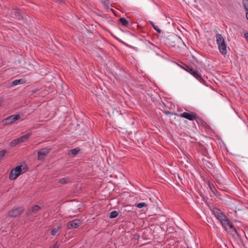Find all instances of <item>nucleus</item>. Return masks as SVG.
Wrapping results in <instances>:
<instances>
[{"label":"nucleus","instance_id":"1","mask_svg":"<svg viewBox=\"0 0 248 248\" xmlns=\"http://www.w3.org/2000/svg\"><path fill=\"white\" fill-rule=\"evenodd\" d=\"M213 212L216 217L219 221L222 227L226 231H228V226L230 222L228 218L217 208H213Z\"/></svg>","mask_w":248,"mask_h":248},{"label":"nucleus","instance_id":"2","mask_svg":"<svg viewBox=\"0 0 248 248\" xmlns=\"http://www.w3.org/2000/svg\"><path fill=\"white\" fill-rule=\"evenodd\" d=\"M183 69L186 71L190 73L193 76H194L196 79H197L200 82L202 83L203 84L206 85V81L202 78V75L200 74L198 71L190 66L184 64V66L183 67Z\"/></svg>","mask_w":248,"mask_h":248},{"label":"nucleus","instance_id":"3","mask_svg":"<svg viewBox=\"0 0 248 248\" xmlns=\"http://www.w3.org/2000/svg\"><path fill=\"white\" fill-rule=\"evenodd\" d=\"M178 116L182 118L187 119L190 121L196 120L197 122L201 121V119L200 117L193 112H191L190 113L184 112L181 114H178Z\"/></svg>","mask_w":248,"mask_h":248},{"label":"nucleus","instance_id":"4","mask_svg":"<svg viewBox=\"0 0 248 248\" xmlns=\"http://www.w3.org/2000/svg\"><path fill=\"white\" fill-rule=\"evenodd\" d=\"M22 171V167L18 166L12 169L10 172L9 179L13 180L16 179L21 174Z\"/></svg>","mask_w":248,"mask_h":248},{"label":"nucleus","instance_id":"5","mask_svg":"<svg viewBox=\"0 0 248 248\" xmlns=\"http://www.w3.org/2000/svg\"><path fill=\"white\" fill-rule=\"evenodd\" d=\"M20 118V116L19 114L12 115L4 119L2 123L4 125H7L11 124Z\"/></svg>","mask_w":248,"mask_h":248},{"label":"nucleus","instance_id":"6","mask_svg":"<svg viewBox=\"0 0 248 248\" xmlns=\"http://www.w3.org/2000/svg\"><path fill=\"white\" fill-rule=\"evenodd\" d=\"M51 150L50 148H44L41 149L37 152L38 160H41L44 159V158L50 152Z\"/></svg>","mask_w":248,"mask_h":248},{"label":"nucleus","instance_id":"7","mask_svg":"<svg viewBox=\"0 0 248 248\" xmlns=\"http://www.w3.org/2000/svg\"><path fill=\"white\" fill-rule=\"evenodd\" d=\"M22 207L15 208L12 209L8 212V216L11 217H16L19 216L23 211Z\"/></svg>","mask_w":248,"mask_h":248},{"label":"nucleus","instance_id":"8","mask_svg":"<svg viewBox=\"0 0 248 248\" xmlns=\"http://www.w3.org/2000/svg\"><path fill=\"white\" fill-rule=\"evenodd\" d=\"M81 223L82 222L80 219H74L67 223V227L68 229L72 228L76 229L80 226Z\"/></svg>","mask_w":248,"mask_h":248},{"label":"nucleus","instance_id":"9","mask_svg":"<svg viewBox=\"0 0 248 248\" xmlns=\"http://www.w3.org/2000/svg\"><path fill=\"white\" fill-rule=\"evenodd\" d=\"M12 16L20 20L24 18L23 14L20 10L17 9H13L11 12Z\"/></svg>","mask_w":248,"mask_h":248},{"label":"nucleus","instance_id":"10","mask_svg":"<svg viewBox=\"0 0 248 248\" xmlns=\"http://www.w3.org/2000/svg\"><path fill=\"white\" fill-rule=\"evenodd\" d=\"M41 209V207L37 205H34L31 209H29L26 212L27 216L36 214Z\"/></svg>","mask_w":248,"mask_h":248},{"label":"nucleus","instance_id":"11","mask_svg":"<svg viewBox=\"0 0 248 248\" xmlns=\"http://www.w3.org/2000/svg\"><path fill=\"white\" fill-rule=\"evenodd\" d=\"M218 46L219 52L221 54L225 55L227 54V45L225 41L223 42V43L220 44H219V45H218Z\"/></svg>","mask_w":248,"mask_h":248},{"label":"nucleus","instance_id":"12","mask_svg":"<svg viewBox=\"0 0 248 248\" xmlns=\"http://www.w3.org/2000/svg\"><path fill=\"white\" fill-rule=\"evenodd\" d=\"M231 230V233L232 235H237L238 237L240 236L239 233L237 232L236 228L233 226V224L230 222L228 226V229Z\"/></svg>","mask_w":248,"mask_h":248},{"label":"nucleus","instance_id":"13","mask_svg":"<svg viewBox=\"0 0 248 248\" xmlns=\"http://www.w3.org/2000/svg\"><path fill=\"white\" fill-rule=\"evenodd\" d=\"M31 135V133H27L23 136H22L18 138L19 142L22 143L25 141H26L28 140V139L29 138V137H30Z\"/></svg>","mask_w":248,"mask_h":248},{"label":"nucleus","instance_id":"14","mask_svg":"<svg viewBox=\"0 0 248 248\" xmlns=\"http://www.w3.org/2000/svg\"><path fill=\"white\" fill-rule=\"evenodd\" d=\"M216 42L217 45H219V44H221L223 42L225 41V40L223 36L219 33H217L216 35Z\"/></svg>","mask_w":248,"mask_h":248},{"label":"nucleus","instance_id":"15","mask_svg":"<svg viewBox=\"0 0 248 248\" xmlns=\"http://www.w3.org/2000/svg\"><path fill=\"white\" fill-rule=\"evenodd\" d=\"M119 22L124 27H127L129 25L128 21L124 17H121L119 19Z\"/></svg>","mask_w":248,"mask_h":248},{"label":"nucleus","instance_id":"16","mask_svg":"<svg viewBox=\"0 0 248 248\" xmlns=\"http://www.w3.org/2000/svg\"><path fill=\"white\" fill-rule=\"evenodd\" d=\"M25 82V81L23 79H16L12 82V85L13 86H15L19 84H24Z\"/></svg>","mask_w":248,"mask_h":248},{"label":"nucleus","instance_id":"17","mask_svg":"<svg viewBox=\"0 0 248 248\" xmlns=\"http://www.w3.org/2000/svg\"><path fill=\"white\" fill-rule=\"evenodd\" d=\"M149 23L150 24V25H151L152 26V27H153V28L158 33H161V30L159 29L158 28V27L156 25H155V24H154V23L153 22V21H149Z\"/></svg>","mask_w":248,"mask_h":248},{"label":"nucleus","instance_id":"18","mask_svg":"<svg viewBox=\"0 0 248 248\" xmlns=\"http://www.w3.org/2000/svg\"><path fill=\"white\" fill-rule=\"evenodd\" d=\"M118 215H119V213L117 211H112L110 212V215H109V217L110 218H114L118 216Z\"/></svg>","mask_w":248,"mask_h":248},{"label":"nucleus","instance_id":"19","mask_svg":"<svg viewBox=\"0 0 248 248\" xmlns=\"http://www.w3.org/2000/svg\"><path fill=\"white\" fill-rule=\"evenodd\" d=\"M19 141L18 140V138L16 139H15L14 140H13V141H12L10 143V145L11 146V147H14L15 146H16L18 143H19Z\"/></svg>","mask_w":248,"mask_h":248},{"label":"nucleus","instance_id":"20","mask_svg":"<svg viewBox=\"0 0 248 248\" xmlns=\"http://www.w3.org/2000/svg\"><path fill=\"white\" fill-rule=\"evenodd\" d=\"M69 182V178H63L61 179L59 182L62 184H66Z\"/></svg>","mask_w":248,"mask_h":248},{"label":"nucleus","instance_id":"21","mask_svg":"<svg viewBox=\"0 0 248 248\" xmlns=\"http://www.w3.org/2000/svg\"><path fill=\"white\" fill-rule=\"evenodd\" d=\"M147 205H148L145 202H140V203H138L136 205V206L139 208H142L143 207L147 206Z\"/></svg>","mask_w":248,"mask_h":248},{"label":"nucleus","instance_id":"22","mask_svg":"<svg viewBox=\"0 0 248 248\" xmlns=\"http://www.w3.org/2000/svg\"><path fill=\"white\" fill-rule=\"evenodd\" d=\"M79 152V150L78 148H75L74 149H72L71 150V154L74 156L77 155L78 153Z\"/></svg>","mask_w":248,"mask_h":248},{"label":"nucleus","instance_id":"23","mask_svg":"<svg viewBox=\"0 0 248 248\" xmlns=\"http://www.w3.org/2000/svg\"><path fill=\"white\" fill-rule=\"evenodd\" d=\"M243 4L246 10L248 11V0H243Z\"/></svg>","mask_w":248,"mask_h":248},{"label":"nucleus","instance_id":"24","mask_svg":"<svg viewBox=\"0 0 248 248\" xmlns=\"http://www.w3.org/2000/svg\"><path fill=\"white\" fill-rule=\"evenodd\" d=\"M58 230H59L58 228H54V229H53L51 230V232H50L51 234L52 235H55L58 232Z\"/></svg>","mask_w":248,"mask_h":248},{"label":"nucleus","instance_id":"25","mask_svg":"<svg viewBox=\"0 0 248 248\" xmlns=\"http://www.w3.org/2000/svg\"><path fill=\"white\" fill-rule=\"evenodd\" d=\"M6 154V151L5 150H2L0 152V160H1Z\"/></svg>","mask_w":248,"mask_h":248},{"label":"nucleus","instance_id":"26","mask_svg":"<svg viewBox=\"0 0 248 248\" xmlns=\"http://www.w3.org/2000/svg\"><path fill=\"white\" fill-rule=\"evenodd\" d=\"M49 248H59L57 242L55 243L53 245L50 246Z\"/></svg>","mask_w":248,"mask_h":248},{"label":"nucleus","instance_id":"27","mask_svg":"<svg viewBox=\"0 0 248 248\" xmlns=\"http://www.w3.org/2000/svg\"><path fill=\"white\" fill-rule=\"evenodd\" d=\"M163 112L166 114H172V112H171L170 111H167V110H165L163 111Z\"/></svg>","mask_w":248,"mask_h":248},{"label":"nucleus","instance_id":"28","mask_svg":"<svg viewBox=\"0 0 248 248\" xmlns=\"http://www.w3.org/2000/svg\"><path fill=\"white\" fill-rule=\"evenodd\" d=\"M56 1H57V2H59L60 3L62 2V0H56Z\"/></svg>","mask_w":248,"mask_h":248},{"label":"nucleus","instance_id":"29","mask_svg":"<svg viewBox=\"0 0 248 248\" xmlns=\"http://www.w3.org/2000/svg\"><path fill=\"white\" fill-rule=\"evenodd\" d=\"M56 1H57V2H59L60 3L62 2V0H56Z\"/></svg>","mask_w":248,"mask_h":248},{"label":"nucleus","instance_id":"30","mask_svg":"<svg viewBox=\"0 0 248 248\" xmlns=\"http://www.w3.org/2000/svg\"><path fill=\"white\" fill-rule=\"evenodd\" d=\"M246 17L248 20V12L246 13Z\"/></svg>","mask_w":248,"mask_h":248}]
</instances>
